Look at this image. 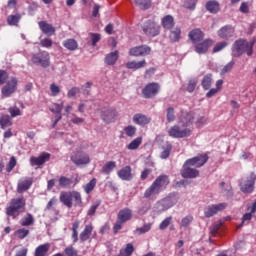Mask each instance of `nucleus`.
<instances>
[{"mask_svg":"<svg viewBox=\"0 0 256 256\" xmlns=\"http://www.w3.org/2000/svg\"><path fill=\"white\" fill-rule=\"evenodd\" d=\"M195 119V114L193 112H181L178 116L177 124L170 127L168 130L169 137L173 139H184V137H190L193 133L191 125H193V120Z\"/></svg>","mask_w":256,"mask_h":256,"instance_id":"f257e3e1","label":"nucleus"},{"mask_svg":"<svg viewBox=\"0 0 256 256\" xmlns=\"http://www.w3.org/2000/svg\"><path fill=\"white\" fill-rule=\"evenodd\" d=\"M208 160L209 157L207 154H201L187 160L181 172L182 177H184V179H195V177H199V171L193 167H203Z\"/></svg>","mask_w":256,"mask_h":256,"instance_id":"f03ea898","label":"nucleus"},{"mask_svg":"<svg viewBox=\"0 0 256 256\" xmlns=\"http://www.w3.org/2000/svg\"><path fill=\"white\" fill-rule=\"evenodd\" d=\"M253 55V42L249 43L246 40H237L232 46L233 57H241L242 54Z\"/></svg>","mask_w":256,"mask_h":256,"instance_id":"7ed1b4c3","label":"nucleus"},{"mask_svg":"<svg viewBox=\"0 0 256 256\" xmlns=\"http://www.w3.org/2000/svg\"><path fill=\"white\" fill-rule=\"evenodd\" d=\"M25 207V200L23 198H14L10 201L9 207L6 208V215L13 217L18 215L19 211Z\"/></svg>","mask_w":256,"mask_h":256,"instance_id":"20e7f679","label":"nucleus"},{"mask_svg":"<svg viewBox=\"0 0 256 256\" xmlns=\"http://www.w3.org/2000/svg\"><path fill=\"white\" fill-rule=\"evenodd\" d=\"M176 203H177V198H175V196L173 195H170L158 201L155 204L154 209L157 213H163V211H167V209H171V207H173V205H175Z\"/></svg>","mask_w":256,"mask_h":256,"instance_id":"39448f33","label":"nucleus"},{"mask_svg":"<svg viewBox=\"0 0 256 256\" xmlns=\"http://www.w3.org/2000/svg\"><path fill=\"white\" fill-rule=\"evenodd\" d=\"M142 30L147 37H157L161 33V26L153 20H147L144 22Z\"/></svg>","mask_w":256,"mask_h":256,"instance_id":"423d86ee","label":"nucleus"},{"mask_svg":"<svg viewBox=\"0 0 256 256\" xmlns=\"http://www.w3.org/2000/svg\"><path fill=\"white\" fill-rule=\"evenodd\" d=\"M256 174L251 173L248 177L243 178L240 182L242 193H251L255 189Z\"/></svg>","mask_w":256,"mask_h":256,"instance_id":"0eeeda50","label":"nucleus"},{"mask_svg":"<svg viewBox=\"0 0 256 256\" xmlns=\"http://www.w3.org/2000/svg\"><path fill=\"white\" fill-rule=\"evenodd\" d=\"M71 161L74 165L80 167V165H89L91 158H89V154L83 151H77L71 155Z\"/></svg>","mask_w":256,"mask_h":256,"instance_id":"6e6552de","label":"nucleus"},{"mask_svg":"<svg viewBox=\"0 0 256 256\" xmlns=\"http://www.w3.org/2000/svg\"><path fill=\"white\" fill-rule=\"evenodd\" d=\"M161 89V86H159V83H149L147 84L143 90H142V94L146 99H151L153 97H155V95H157V93H159Z\"/></svg>","mask_w":256,"mask_h":256,"instance_id":"1a4fd4ad","label":"nucleus"},{"mask_svg":"<svg viewBox=\"0 0 256 256\" xmlns=\"http://www.w3.org/2000/svg\"><path fill=\"white\" fill-rule=\"evenodd\" d=\"M17 78L11 77L2 88L3 97H11L17 91Z\"/></svg>","mask_w":256,"mask_h":256,"instance_id":"9d476101","label":"nucleus"},{"mask_svg":"<svg viewBox=\"0 0 256 256\" xmlns=\"http://www.w3.org/2000/svg\"><path fill=\"white\" fill-rule=\"evenodd\" d=\"M49 52L44 51L40 54H34L32 56V63H34L35 65H41V67H49Z\"/></svg>","mask_w":256,"mask_h":256,"instance_id":"9b49d317","label":"nucleus"},{"mask_svg":"<svg viewBox=\"0 0 256 256\" xmlns=\"http://www.w3.org/2000/svg\"><path fill=\"white\" fill-rule=\"evenodd\" d=\"M227 208V203L213 204L204 208L205 217H213V215H217V213L223 211Z\"/></svg>","mask_w":256,"mask_h":256,"instance_id":"f8f14e48","label":"nucleus"},{"mask_svg":"<svg viewBox=\"0 0 256 256\" xmlns=\"http://www.w3.org/2000/svg\"><path fill=\"white\" fill-rule=\"evenodd\" d=\"M150 53L151 47L147 45L136 46L129 50V55L132 57H147Z\"/></svg>","mask_w":256,"mask_h":256,"instance_id":"ddd939ff","label":"nucleus"},{"mask_svg":"<svg viewBox=\"0 0 256 256\" xmlns=\"http://www.w3.org/2000/svg\"><path fill=\"white\" fill-rule=\"evenodd\" d=\"M119 113L115 108H108L102 112V119L105 123H113L117 119Z\"/></svg>","mask_w":256,"mask_h":256,"instance_id":"4468645a","label":"nucleus"},{"mask_svg":"<svg viewBox=\"0 0 256 256\" xmlns=\"http://www.w3.org/2000/svg\"><path fill=\"white\" fill-rule=\"evenodd\" d=\"M213 45V40L206 39L202 42H197L195 45V51L198 53V55H203L209 51V47Z\"/></svg>","mask_w":256,"mask_h":256,"instance_id":"2eb2a0df","label":"nucleus"},{"mask_svg":"<svg viewBox=\"0 0 256 256\" xmlns=\"http://www.w3.org/2000/svg\"><path fill=\"white\" fill-rule=\"evenodd\" d=\"M38 26L42 33H44V35H47L48 37H52V35H55V27H53L47 21L38 22Z\"/></svg>","mask_w":256,"mask_h":256,"instance_id":"dca6fc26","label":"nucleus"},{"mask_svg":"<svg viewBox=\"0 0 256 256\" xmlns=\"http://www.w3.org/2000/svg\"><path fill=\"white\" fill-rule=\"evenodd\" d=\"M119 179L122 181H131L133 179V172L131 166H125L117 172Z\"/></svg>","mask_w":256,"mask_h":256,"instance_id":"f3484780","label":"nucleus"},{"mask_svg":"<svg viewBox=\"0 0 256 256\" xmlns=\"http://www.w3.org/2000/svg\"><path fill=\"white\" fill-rule=\"evenodd\" d=\"M235 35V28L233 26H224L218 30V37L220 39H229Z\"/></svg>","mask_w":256,"mask_h":256,"instance_id":"a211bd4d","label":"nucleus"},{"mask_svg":"<svg viewBox=\"0 0 256 256\" xmlns=\"http://www.w3.org/2000/svg\"><path fill=\"white\" fill-rule=\"evenodd\" d=\"M32 185H33V179L31 178L21 179L18 182L17 191L18 193H25V191H29Z\"/></svg>","mask_w":256,"mask_h":256,"instance_id":"6ab92c4d","label":"nucleus"},{"mask_svg":"<svg viewBox=\"0 0 256 256\" xmlns=\"http://www.w3.org/2000/svg\"><path fill=\"white\" fill-rule=\"evenodd\" d=\"M60 201L65 205V207H68V209H71L73 207V200H72V191H63L60 193Z\"/></svg>","mask_w":256,"mask_h":256,"instance_id":"aec40b11","label":"nucleus"},{"mask_svg":"<svg viewBox=\"0 0 256 256\" xmlns=\"http://www.w3.org/2000/svg\"><path fill=\"white\" fill-rule=\"evenodd\" d=\"M49 159H51V154L42 153L38 157H31L30 163H31L32 166L43 165L44 163H47V161H49Z\"/></svg>","mask_w":256,"mask_h":256,"instance_id":"412c9836","label":"nucleus"},{"mask_svg":"<svg viewBox=\"0 0 256 256\" xmlns=\"http://www.w3.org/2000/svg\"><path fill=\"white\" fill-rule=\"evenodd\" d=\"M50 111L57 115L56 120L53 124V127H55V125H57V123H59V121H61L62 119L61 111H63V102H61L60 104H57V103L52 104L50 107Z\"/></svg>","mask_w":256,"mask_h":256,"instance_id":"4be33fe9","label":"nucleus"},{"mask_svg":"<svg viewBox=\"0 0 256 256\" xmlns=\"http://www.w3.org/2000/svg\"><path fill=\"white\" fill-rule=\"evenodd\" d=\"M131 217H133V212L128 208H124L118 213V221H120V223H127V221H130Z\"/></svg>","mask_w":256,"mask_h":256,"instance_id":"5701e85b","label":"nucleus"},{"mask_svg":"<svg viewBox=\"0 0 256 256\" xmlns=\"http://www.w3.org/2000/svg\"><path fill=\"white\" fill-rule=\"evenodd\" d=\"M133 123H135L136 125H141L143 127L151 123V118L147 117L145 114H135L133 116Z\"/></svg>","mask_w":256,"mask_h":256,"instance_id":"b1692460","label":"nucleus"},{"mask_svg":"<svg viewBox=\"0 0 256 256\" xmlns=\"http://www.w3.org/2000/svg\"><path fill=\"white\" fill-rule=\"evenodd\" d=\"M160 193H161V190L157 186V183L153 182L152 185L148 189H146L144 193V197L146 199H151V197H155V195H159Z\"/></svg>","mask_w":256,"mask_h":256,"instance_id":"393cba45","label":"nucleus"},{"mask_svg":"<svg viewBox=\"0 0 256 256\" xmlns=\"http://www.w3.org/2000/svg\"><path fill=\"white\" fill-rule=\"evenodd\" d=\"M161 25L164 29L171 30L175 27V18L171 15H166L161 19Z\"/></svg>","mask_w":256,"mask_h":256,"instance_id":"a878e982","label":"nucleus"},{"mask_svg":"<svg viewBox=\"0 0 256 256\" xmlns=\"http://www.w3.org/2000/svg\"><path fill=\"white\" fill-rule=\"evenodd\" d=\"M156 186L160 191H163L169 185V176L167 175H160L155 181Z\"/></svg>","mask_w":256,"mask_h":256,"instance_id":"bb28decb","label":"nucleus"},{"mask_svg":"<svg viewBox=\"0 0 256 256\" xmlns=\"http://www.w3.org/2000/svg\"><path fill=\"white\" fill-rule=\"evenodd\" d=\"M191 41L195 44L203 41V32L200 29H194L189 33Z\"/></svg>","mask_w":256,"mask_h":256,"instance_id":"cd10ccee","label":"nucleus"},{"mask_svg":"<svg viewBox=\"0 0 256 256\" xmlns=\"http://www.w3.org/2000/svg\"><path fill=\"white\" fill-rule=\"evenodd\" d=\"M93 233V226L92 225H86L84 230L80 233V241L85 242L88 241L89 237H91V234Z\"/></svg>","mask_w":256,"mask_h":256,"instance_id":"c85d7f7f","label":"nucleus"},{"mask_svg":"<svg viewBox=\"0 0 256 256\" xmlns=\"http://www.w3.org/2000/svg\"><path fill=\"white\" fill-rule=\"evenodd\" d=\"M49 249H51V244L45 243L38 246L35 250V256H46L49 253Z\"/></svg>","mask_w":256,"mask_h":256,"instance_id":"c756f323","label":"nucleus"},{"mask_svg":"<svg viewBox=\"0 0 256 256\" xmlns=\"http://www.w3.org/2000/svg\"><path fill=\"white\" fill-rule=\"evenodd\" d=\"M169 39L171 43H177L181 41V28H173L170 30Z\"/></svg>","mask_w":256,"mask_h":256,"instance_id":"7c9ffc66","label":"nucleus"},{"mask_svg":"<svg viewBox=\"0 0 256 256\" xmlns=\"http://www.w3.org/2000/svg\"><path fill=\"white\" fill-rule=\"evenodd\" d=\"M145 65H147V61L145 60H141V61H129L126 63V67L127 69H143V67H145Z\"/></svg>","mask_w":256,"mask_h":256,"instance_id":"2f4dec72","label":"nucleus"},{"mask_svg":"<svg viewBox=\"0 0 256 256\" xmlns=\"http://www.w3.org/2000/svg\"><path fill=\"white\" fill-rule=\"evenodd\" d=\"M63 47L68 49V51H76L79 44L77 43V40L70 38L63 41Z\"/></svg>","mask_w":256,"mask_h":256,"instance_id":"473e14b6","label":"nucleus"},{"mask_svg":"<svg viewBox=\"0 0 256 256\" xmlns=\"http://www.w3.org/2000/svg\"><path fill=\"white\" fill-rule=\"evenodd\" d=\"M117 59H119V52H111L105 57V64L106 65H115L117 63Z\"/></svg>","mask_w":256,"mask_h":256,"instance_id":"72a5a7b5","label":"nucleus"},{"mask_svg":"<svg viewBox=\"0 0 256 256\" xmlns=\"http://www.w3.org/2000/svg\"><path fill=\"white\" fill-rule=\"evenodd\" d=\"M101 41V34L99 33H89L87 42L92 45V47H96L97 43Z\"/></svg>","mask_w":256,"mask_h":256,"instance_id":"f704fd0d","label":"nucleus"},{"mask_svg":"<svg viewBox=\"0 0 256 256\" xmlns=\"http://www.w3.org/2000/svg\"><path fill=\"white\" fill-rule=\"evenodd\" d=\"M141 143H143V138L137 137L136 139L132 140L126 147L129 151H135L141 147Z\"/></svg>","mask_w":256,"mask_h":256,"instance_id":"c9c22d12","label":"nucleus"},{"mask_svg":"<svg viewBox=\"0 0 256 256\" xmlns=\"http://www.w3.org/2000/svg\"><path fill=\"white\" fill-rule=\"evenodd\" d=\"M72 203H74V207H81L83 205V198L80 192L72 191Z\"/></svg>","mask_w":256,"mask_h":256,"instance_id":"e433bc0d","label":"nucleus"},{"mask_svg":"<svg viewBox=\"0 0 256 256\" xmlns=\"http://www.w3.org/2000/svg\"><path fill=\"white\" fill-rule=\"evenodd\" d=\"M13 122L11 121V117L9 115H2L0 117V127L1 129H7V127H11Z\"/></svg>","mask_w":256,"mask_h":256,"instance_id":"4c0bfd02","label":"nucleus"},{"mask_svg":"<svg viewBox=\"0 0 256 256\" xmlns=\"http://www.w3.org/2000/svg\"><path fill=\"white\" fill-rule=\"evenodd\" d=\"M213 83V76L211 74H207L202 79V87L205 91L211 89V85Z\"/></svg>","mask_w":256,"mask_h":256,"instance_id":"58836bf2","label":"nucleus"},{"mask_svg":"<svg viewBox=\"0 0 256 256\" xmlns=\"http://www.w3.org/2000/svg\"><path fill=\"white\" fill-rule=\"evenodd\" d=\"M115 167H117V162L109 161L103 166L102 173H104V175H109Z\"/></svg>","mask_w":256,"mask_h":256,"instance_id":"ea45409f","label":"nucleus"},{"mask_svg":"<svg viewBox=\"0 0 256 256\" xmlns=\"http://www.w3.org/2000/svg\"><path fill=\"white\" fill-rule=\"evenodd\" d=\"M35 223V218H33V215L27 214L20 220V225L22 227H29L30 225H33Z\"/></svg>","mask_w":256,"mask_h":256,"instance_id":"a19ab883","label":"nucleus"},{"mask_svg":"<svg viewBox=\"0 0 256 256\" xmlns=\"http://www.w3.org/2000/svg\"><path fill=\"white\" fill-rule=\"evenodd\" d=\"M206 9L210 13H217L219 11V2L215 0L207 2Z\"/></svg>","mask_w":256,"mask_h":256,"instance_id":"79ce46f5","label":"nucleus"},{"mask_svg":"<svg viewBox=\"0 0 256 256\" xmlns=\"http://www.w3.org/2000/svg\"><path fill=\"white\" fill-rule=\"evenodd\" d=\"M96 185H97V179L93 178L92 180L89 181V183L83 186V189L85 193L89 195V193H91L93 189H95Z\"/></svg>","mask_w":256,"mask_h":256,"instance_id":"37998d69","label":"nucleus"},{"mask_svg":"<svg viewBox=\"0 0 256 256\" xmlns=\"http://www.w3.org/2000/svg\"><path fill=\"white\" fill-rule=\"evenodd\" d=\"M134 3H136L140 9H149L153 2L151 0H134Z\"/></svg>","mask_w":256,"mask_h":256,"instance_id":"c03bdc74","label":"nucleus"},{"mask_svg":"<svg viewBox=\"0 0 256 256\" xmlns=\"http://www.w3.org/2000/svg\"><path fill=\"white\" fill-rule=\"evenodd\" d=\"M8 113H10L12 118L21 117V115H23V111H21L17 106H11L8 108Z\"/></svg>","mask_w":256,"mask_h":256,"instance_id":"a18cd8bd","label":"nucleus"},{"mask_svg":"<svg viewBox=\"0 0 256 256\" xmlns=\"http://www.w3.org/2000/svg\"><path fill=\"white\" fill-rule=\"evenodd\" d=\"M191 223H193V215H187L182 218L180 225H181V227H183L185 229V228L189 227V225H191Z\"/></svg>","mask_w":256,"mask_h":256,"instance_id":"49530a36","label":"nucleus"},{"mask_svg":"<svg viewBox=\"0 0 256 256\" xmlns=\"http://www.w3.org/2000/svg\"><path fill=\"white\" fill-rule=\"evenodd\" d=\"M72 183H73V180H71L70 178H67L65 176H62L59 179V185H60V187H63V188L71 187Z\"/></svg>","mask_w":256,"mask_h":256,"instance_id":"de8ad7c7","label":"nucleus"},{"mask_svg":"<svg viewBox=\"0 0 256 256\" xmlns=\"http://www.w3.org/2000/svg\"><path fill=\"white\" fill-rule=\"evenodd\" d=\"M16 165H17V159L14 156H12L6 166L7 173H11L13 169H15Z\"/></svg>","mask_w":256,"mask_h":256,"instance_id":"09e8293b","label":"nucleus"},{"mask_svg":"<svg viewBox=\"0 0 256 256\" xmlns=\"http://www.w3.org/2000/svg\"><path fill=\"white\" fill-rule=\"evenodd\" d=\"M171 221H173V217H167L165 220H163L160 223L159 229L161 231H165V229H167L169 227V225H171Z\"/></svg>","mask_w":256,"mask_h":256,"instance_id":"8fccbe9b","label":"nucleus"},{"mask_svg":"<svg viewBox=\"0 0 256 256\" xmlns=\"http://www.w3.org/2000/svg\"><path fill=\"white\" fill-rule=\"evenodd\" d=\"M21 20V16L19 15H10L7 18L8 25H17Z\"/></svg>","mask_w":256,"mask_h":256,"instance_id":"3c124183","label":"nucleus"},{"mask_svg":"<svg viewBox=\"0 0 256 256\" xmlns=\"http://www.w3.org/2000/svg\"><path fill=\"white\" fill-rule=\"evenodd\" d=\"M65 255L67 256H78L79 252L77 249L73 248V246H68L64 250Z\"/></svg>","mask_w":256,"mask_h":256,"instance_id":"603ef678","label":"nucleus"},{"mask_svg":"<svg viewBox=\"0 0 256 256\" xmlns=\"http://www.w3.org/2000/svg\"><path fill=\"white\" fill-rule=\"evenodd\" d=\"M16 237H18V239H25V237H27V235H29V230L22 228V229H18L15 232Z\"/></svg>","mask_w":256,"mask_h":256,"instance_id":"864d4df0","label":"nucleus"},{"mask_svg":"<svg viewBox=\"0 0 256 256\" xmlns=\"http://www.w3.org/2000/svg\"><path fill=\"white\" fill-rule=\"evenodd\" d=\"M234 65H235V62L234 61H230L228 64H226L221 69L220 75H226V73H229V71H231V69H233Z\"/></svg>","mask_w":256,"mask_h":256,"instance_id":"5fc2aeb1","label":"nucleus"},{"mask_svg":"<svg viewBox=\"0 0 256 256\" xmlns=\"http://www.w3.org/2000/svg\"><path fill=\"white\" fill-rule=\"evenodd\" d=\"M40 45L41 47H45L46 49H49L53 47V40L50 38H44L40 40Z\"/></svg>","mask_w":256,"mask_h":256,"instance_id":"6e6d98bb","label":"nucleus"},{"mask_svg":"<svg viewBox=\"0 0 256 256\" xmlns=\"http://www.w3.org/2000/svg\"><path fill=\"white\" fill-rule=\"evenodd\" d=\"M124 132L126 133L127 137H134L135 133H137V128H135L134 126H127L124 129Z\"/></svg>","mask_w":256,"mask_h":256,"instance_id":"4d7b16f0","label":"nucleus"},{"mask_svg":"<svg viewBox=\"0 0 256 256\" xmlns=\"http://www.w3.org/2000/svg\"><path fill=\"white\" fill-rule=\"evenodd\" d=\"M227 45H228L227 42L217 43L213 48V53H219V51H223V49H225V47H227Z\"/></svg>","mask_w":256,"mask_h":256,"instance_id":"13d9d810","label":"nucleus"},{"mask_svg":"<svg viewBox=\"0 0 256 256\" xmlns=\"http://www.w3.org/2000/svg\"><path fill=\"white\" fill-rule=\"evenodd\" d=\"M167 121L168 123H173V121H175V110L173 108L167 109Z\"/></svg>","mask_w":256,"mask_h":256,"instance_id":"bf43d9fd","label":"nucleus"},{"mask_svg":"<svg viewBox=\"0 0 256 256\" xmlns=\"http://www.w3.org/2000/svg\"><path fill=\"white\" fill-rule=\"evenodd\" d=\"M50 91H51L52 97H57V95L61 93V88H59V86H57L56 84H51Z\"/></svg>","mask_w":256,"mask_h":256,"instance_id":"052dcab7","label":"nucleus"},{"mask_svg":"<svg viewBox=\"0 0 256 256\" xmlns=\"http://www.w3.org/2000/svg\"><path fill=\"white\" fill-rule=\"evenodd\" d=\"M195 87H197V79H192L188 83L187 91L189 93H193L195 91Z\"/></svg>","mask_w":256,"mask_h":256,"instance_id":"680f3d73","label":"nucleus"},{"mask_svg":"<svg viewBox=\"0 0 256 256\" xmlns=\"http://www.w3.org/2000/svg\"><path fill=\"white\" fill-rule=\"evenodd\" d=\"M136 231L139 233V235H143V233H149V231H151V224H145L141 228H138Z\"/></svg>","mask_w":256,"mask_h":256,"instance_id":"e2e57ef3","label":"nucleus"},{"mask_svg":"<svg viewBox=\"0 0 256 256\" xmlns=\"http://www.w3.org/2000/svg\"><path fill=\"white\" fill-rule=\"evenodd\" d=\"M197 5V0H186L184 3V7H186V9H195V6Z\"/></svg>","mask_w":256,"mask_h":256,"instance_id":"0e129e2a","label":"nucleus"},{"mask_svg":"<svg viewBox=\"0 0 256 256\" xmlns=\"http://www.w3.org/2000/svg\"><path fill=\"white\" fill-rule=\"evenodd\" d=\"M250 7H251V4H249V2H242L240 5V12L247 14V13H249Z\"/></svg>","mask_w":256,"mask_h":256,"instance_id":"69168bd1","label":"nucleus"},{"mask_svg":"<svg viewBox=\"0 0 256 256\" xmlns=\"http://www.w3.org/2000/svg\"><path fill=\"white\" fill-rule=\"evenodd\" d=\"M205 125H207V118L200 117L197 119L196 127H198V129H201V127H205Z\"/></svg>","mask_w":256,"mask_h":256,"instance_id":"338daca9","label":"nucleus"},{"mask_svg":"<svg viewBox=\"0 0 256 256\" xmlns=\"http://www.w3.org/2000/svg\"><path fill=\"white\" fill-rule=\"evenodd\" d=\"M81 90L78 87H73L68 91L67 96L69 97V99L75 97V95H78V93H80Z\"/></svg>","mask_w":256,"mask_h":256,"instance_id":"774afa93","label":"nucleus"}]
</instances>
